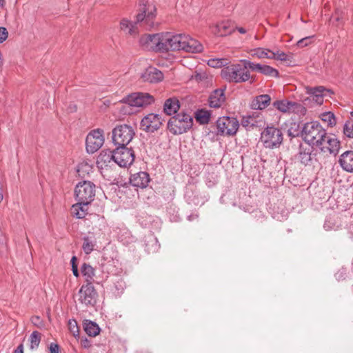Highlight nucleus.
<instances>
[{
	"mask_svg": "<svg viewBox=\"0 0 353 353\" xmlns=\"http://www.w3.org/2000/svg\"><path fill=\"white\" fill-rule=\"evenodd\" d=\"M5 3H6L5 0H0V6L1 8H3L5 5Z\"/></svg>",
	"mask_w": 353,
	"mask_h": 353,
	"instance_id": "nucleus-56",
	"label": "nucleus"
},
{
	"mask_svg": "<svg viewBox=\"0 0 353 353\" xmlns=\"http://www.w3.org/2000/svg\"><path fill=\"white\" fill-rule=\"evenodd\" d=\"M139 23H137V19L132 22L128 19H122L120 21V29L125 34L135 37L139 34Z\"/></svg>",
	"mask_w": 353,
	"mask_h": 353,
	"instance_id": "nucleus-23",
	"label": "nucleus"
},
{
	"mask_svg": "<svg viewBox=\"0 0 353 353\" xmlns=\"http://www.w3.org/2000/svg\"><path fill=\"white\" fill-rule=\"evenodd\" d=\"M81 345L84 348H88L91 346V343L89 340H88L86 338L82 339L81 340Z\"/></svg>",
	"mask_w": 353,
	"mask_h": 353,
	"instance_id": "nucleus-50",
	"label": "nucleus"
},
{
	"mask_svg": "<svg viewBox=\"0 0 353 353\" xmlns=\"http://www.w3.org/2000/svg\"><path fill=\"white\" fill-rule=\"evenodd\" d=\"M291 113L303 116L306 113V108L301 103L292 101Z\"/></svg>",
	"mask_w": 353,
	"mask_h": 353,
	"instance_id": "nucleus-37",
	"label": "nucleus"
},
{
	"mask_svg": "<svg viewBox=\"0 0 353 353\" xmlns=\"http://www.w3.org/2000/svg\"><path fill=\"white\" fill-rule=\"evenodd\" d=\"M69 330L72 333V334L76 336L79 334V327L77 325V323L75 320L72 319L68 322Z\"/></svg>",
	"mask_w": 353,
	"mask_h": 353,
	"instance_id": "nucleus-44",
	"label": "nucleus"
},
{
	"mask_svg": "<svg viewBox=\"0 0 353 353\" xmlns=\"http://www.w3.org/2000/svg\"><path fill=\"white\" fill-rule=\"evenodd\" d=\"M321 119L325 123H327V125L333 126L336 124V119L334 114L331 112H326L321 115Z\"/></svg>",
	"mask_w": 353,
	"mask_h": 353,
	"instance_id": "nucleus-39",
	"label": "nucleus"
},
{
	"mask_svg": "<svg viewBox=\"0 0 353 353\" xmlns=\"http://www.w3.org/2000/svg\"><path fill=\"white\" fill-rule=\"evenodd\" d=\"M210 114L207 110H198L196 113V119L201 124H206L209 122Z\"/></svg>",
	"mask_w": 353,
	"mask_h": 353,
	"instance_id": "nucleus-36",
	"label": "nucleus"
},
{
	"mask_svg": "<svg viewBox=\"0 0 353 353\" xmlns=\"http://www.w3.org/2000/svg\"><path fill=\"white\" fill-rule=\"evenodd\" d=\"M217 132L221 135H233L239 128V122L228 117L219 118L216 121Z\"/></svg>",
	"mask_w": 353,
	"mask_h": 353,
	"instance_id": "nucleus-13",
	"label": "nucleus"
},
{
	"mask_svg": "<svg viewBox=\"0 0 353 353\" xmlns=\"http://www.w3.org/2000/svg\"><path fill=\"white\" fill-rule=\"evenodd\" d=\"M89 204L85 203V202L77 201V203L72 205L71 214L77 219L84 218L88 214Z\"/></svg>",
	"mask_w": 353,
	"mask_h": 353,
	"instance_id": "nucleus-27",
	"label": "nucleus"
},
{
	"mask_svg": "<svg viewBox=\"0 0 353 353\" xmlns=\"http://www.w3.org/2000/svg\"><path fill=\"white\" fill-rule=\"evenodd\" d=\"M88 165L87 164H81L78 166V169H77V172L79 173L80 172V170L81 168L83 167V166H87Z\"/></svg>",
	"mask_w": 353,
	"mask_h": 353,
	"instance_id": "nucleus-55",
	"label": "nucleus"
},
{
	"mask_svg": "<svg viewBox=\"0 0 353 353\" xmlns=\"http://www.w3.org/2000/svg\"><path fill=\"white\" fill-rule=\"evenodd\" d=\"M288 132V135H289L290 137H294V135H292V132H291V130H289Z\"/></svg>",
	"mask_w": 353,
	"mask_h": 353,
	"instance_id": "nucleus-59",
	"label": "nucleus"
},
{
	"mask_svg": "<svg viewBox=\"0 0 353 353\" xmlns=\"http://www.w3.org/2000/svg\"><path fill=\"white\" fill-rule=\"evenodd\" d=\"M344 12L341 9H336L334 14L331 17L330 21L333 26L337 27L343 23Z\"/></svg>",
	"mask_w": 353,
	"mask_h": 353,
	"instance_id": "nucleus-35",
	"label": "nucleus"
},
{
	"mask_svg": "<svg viewBox=\"0 0 353 353\" xmlns=\"http://www.w3.org/2000/svg\"><path fill=\"white\" fill-rule=\"evenodd\" d=\"M130 182L132 186L144 188L150 182V176L145 172H139L131 175Z\"/></svg>",
	"mask_w": 353,
	"mask_h": 353,
	"instance_id": "nucleus-22",
	"label": "nucleus"
},
{
	"mask_svg": "<svg viewBox=\"0 0 353 353\" xmlns=\"http://www.w3.org/2000/svg\"><path fill=\"white\" fill-rule=\"evenodd\" d=\"M314 36L305 37L299 40L296 43V45L299 48H303L307 46L312 41V39Z\"/></svg>",
	"mask_w": 353,
	"mask_h": 353,
	"instance_id": "nucleus-43",
	"label": "nucleus"
},
{
	"mask_svg": "<svg viewBox=\"0 0 353 353\" xmlns=\"http://www.w3.org/2000/svg\"><path fill=\"white\" fill-rule=\"evenodd\" d=\"M157 8L152 3L141 1L139 3L138 13L136 16L137 23L139 26L150 30L154 26Z\"/></svg>",
	"mask_w": 353,
	"mask_h": 353,
	"instance_id": "nucleus-4",
	"label": "nucleus"
},
{
	"mask_svg": "<svg viewBox=\"0 0 353 353\" xmlns=\"http://www.w3.org/2000/svg\"><path fill=\"white\" fill-rule=\"evenodd\" d=\"M339 163L343 170L353 172V151L347 150L343 152L339 157Z\"/></svg>",
	"mask_w": 353,
	"mask_h": 353,
	"instance_id": "nucleus-25",
	"label": "nucleus"
},
{
	"mask_svg": "<svg viewBox=\"0 0 353 353\" xmlns=\"http://www.w3.org/2000/svg\"><path fill=\"white\" fill-rule=\"evenodd\" d=\"M74 194L77 201L90 203L95 196V185L88 181L79 182L75 187Z\"/></svg>",
	"mask_w": 353,
	"mask_h": 353,
	"instance_id": "nucleus-9",
	"label": "nucleus"
},
{
	"mask_svg": "<svg viewBox=\"0 0 353 353\" xmlns=\"http://www.w3.org/2000/svg\"><path fill=\"white\" fill-rule=\"evenodd\" d=\"M221 77L230 82L243 81V68L240 63L232 64L221 70Z\"/></svg>",
	"mask_w": 353,
	"mask_h": 353,
	"instance_id": "nucleus-14",
	"label": "nucleus"
},
{
	"mask_svg": "<svg viewBox=\"0 0 353 353\" xmlns=\"http://www.w3.org/2000/svg\"><path fill=\"white\" fill-rule=\"evenodd\" d=\"M8 37V32L4 27H0V43L5 41Z\"/></svg>",
	"mask_w": 353,
	"mask_h": 353,
	"instance_id": "nucleus-47",
	"label": "nucleus"
},
{
	"mask_svg": "<svg viewBox=\"0 0 353 353\" xmlns=\"http://www.w3.org/2000/svg\"><path fill=\"white\" fill-rule=\"evenodd\" d=\"M123 101L130 106L145 107L154 102L152 95L146 92H134L128 95Z\"/></svg>",
	"mask_w": 353,
	"mask_h": 353,
	"instance_id": "nucleus-12",
	"label": "nucleus"
},
{
	"mask_svg": "<svg viewBox=\"0 0 353 353\" xmlns=\"http://www.w3.org/2000/svg\"><path fill=\"white\" fill-rule=\"evenodd\" d=\"M77 260V257L75 256H73L71 259V265H72V273H73L74 276L76 277H79V270H78Z\"/></svg>",
	"mask_w": 353,
	"mask_h": 353,
	"instance_id": "nucleus-45",
	"label": "nucleus"
},
{
	"mask_svg": "<svg viewBox=\"0 0 353 353\" xmlns=\"http://www.w3.org/2000/svg\"><path fill=\"white\" fill-rule=\"evenodd\" d=\"M261 140L265 148H278L283 142V134L279 128L268 126L261 133Z\"/></svg>",
	"mask_w": 353,
	"mask_h": 353,
	"instance_id": "nucleus-8",
	"label": "nucleus"
},
{
	"mask_svg": "<svg viewBox=\"0 0 353 353\" xmlns=\"http://www.w3.org/2000/svg\"><path fill=\"white\" fill-rule=\"evenodd\" d=\"M336 276L337 277V279H339L341 276H339V273L336 274Z\"/></svg>",
	"mask_w": 353,
	"mask_h": 353,
	"instance_id": "nucleus-60",
	"label": "nucleus"
},
{
	"mask_svg": "<svg viewBox=\"0 0 353 353\" xmlns=\"http://www.w3.org/2000/svg\"><path fill=\"white\" fill-rule=\"evenodd\" d=\"M238 30L239 32L241 33V34H243V27H240L238 28Z\"/></svg>",
	"mask_w": 353,
	"mask_h": 353,
	"instance_id": "nucleus-58",
	"label": "nucleus"
},
{
	"mask_svg": "<svg viewBox=\"0 0 353 353\" xmlns=\"http://www.w3.org/2000/svg\"><path fill=\"white\" fill-rule=\"evenodd\" d=\"M263 124V117L259 112H253L244 117V128L246 130L257 129Z\"/></svg>",
	"mask_w": 353,
	"mask_h": 353,
	"instance_id": "nucleus-18",
	"label": "nucleus"
},
{
	"mask_svg": "<svg viewBox=\"0 0 353 353\" xmlns=\"http://www.w3.org/2000/svg\"><path fill=\"white\" fill-rule=\"evenodd\" d=\"M97 293L91 283L83 285L79 290V301L87 306H94L97 302Z\"/></svg>",
	"mask_w": 353,
	"mask_h": 353,
	"instance_id": "nucleus-15",
	"label": "nucleus"
},
{
	"mask_svg": "<svg viewBox=\"0 0 353 353\" xmlns=\"http://www.w3.org/2000/svg\"><path fill=\"white\" fill-rule=\"evenodd\" d=\"M341 226L339 219L336 215L327 216L324 223V228L325 230H336Z\"/></svg>",
	"mask_w": 353,
	"mask_h": 353,
	"instance_id": "nucleus-32",
	"label": "nucleus"
},
{
	"mask_svg": "<svg viewBox=\"0 0 353 353\" xmlns=\"http://www.w3.org/2000/svg\"><path fill=\"white\" fill-rule=\"evenodd\" d=\"M326 130L317 121L307 123L304 125L301 136L306 144L310 146L321 145Z\"/></svg>",
	"mask_w": 353,
	"mask_h": 353,
	"instance_id": "nucleus-3",
	"label": "nucleus"
},
{
	"mask_svg": "<svg viewBox=\"0 0 353 353\" xmlns=\"http://www.w3.org/2000/svg\"><path fill=\"white\" fill-rule=\"evenodd\" d=\"M271 52H273L268 49H260L257 52V56L259 58L272 59V57H271Z\"/></svg>",
	"mask_w": 353,
	"mask_h": 353,
	"instance_id": "nucleus-46",
	"label": "nucleus"
},
{
	"mask_svg": "<svg viewBox=\"0 0 353 353\" xmlns=\"http://www.w3.org/2000/svg\"><path fill=\"white\" fill-rule=\"evenodd\" d=\"M139 43L148 50L165 52V32L144 34L141 37Z\"/></svg>",
	"mask_w": 353,
	"mask_h": 353,
	"instance_id": "nucleus-6",
	"label": "nucleus"
},
{
	"mask_svg": "<svg viewBox=\"0 0 353 353\" xmlns=\"http://www.w3.org/2000/svg\"><path fill=\"white\" fill-rule=\"evenodd\" d=\"M103 143V131L101 129L92 130L88 133L86 137V150L88 153L93 154L99 150Z\"/></svg>",
	"mask_w": 353,
	"mask_h": 353,
	"instance_id": "nucleus-10",
	"label": "nucleus"
},
{
	"mask_svg": "<svg viewBox=\"0 0 353 353\" xmlns=\"http://www.w3.org/2000/svg\"><path fill=\"white\" fill-rule=\"evenodd\" d=\"M165 45V51L183 50L187 52L198 53L203 50V46L200 42L185 34H174L166 32Z\"/></svg>",
	"mask_w": 353,
	"mask_h": 353,
	"instance_id": "nucleus-1",
	"label": "nucleus"
},
{
	"mask_svg": "<svg viewBox=\"0 0 353 353\" xmlns=\"http://www.w3.org/2000/svg\"><path fill=\"white\" fill-rule=\"evenodd\" d=\"M247 68H250L253 71H257L270 77H276L279 76V72L270 65L254 63L249 61L244 60V69Z\"/></svg>",
	"mask_w": 353,
	"mask_h": 353,
	"instance_id": "nucleus-17",
	"label": "nucleus"
},
{
	"mask_svg": "<svg viewBox=\"0 0 353 353\" xmlns=\"http://www.w3.org/2000/svg\"><path fill=\"white\" fill-rule=\"evenodd\" d=\"M326 92H330V90L323 86L307 88V93L316 97V101H319V103H321V98L326 95Z\"/></svg>",
	"mask_w": 353,
	"mask_h": 353,
	"instance_id": "nucleus-30",
	"label": "nucleus"
},
{
	"mask_svg": "<svg viewBox=\"0 0 353 353\" xmlns=\"http://www.w3.org/2000/svg\"><path fill=\"white\" fill-rule=\"evenodd\" d=\"M225 101L224 90L218 89L214 90L209 97V105L211 108H218Z\"/></svg>",
	"mask_w": 353,
	"mask_h": 353,
	"instance_id": "nucleus-26",
	"label": "nucleus"
},
{
	"mask_svg": "<svg viewBox=\"0 0 353 353\" xmlns=\"http://www.w3.org/2000/svg\"><path fill=\"white\" fill-rule=\"evenodd\" d=\"M271 57H272V59H277L280 61L289 60V56L287 55L285 52L281 51L271 52Z\"/></svg>",
	"mask_w": 353,
	"mask_h": 353,
	"instance_id": "nucleus-42",
	"label": "nucleus"
},
{
	"mask_svg": "<svg viewBox=\"0 0 353 353\" xmlns=\"http://www.w3.org/2000/svg\"><path fill=\"white\" fill-rule=\"evenodd\" d=\"M272 105L282 113L291 114L292 101L283 99L276 100L273 102Z\"/></svg>",
	"mask_w": 353,
	"mask_h": 353,
	"instance_id": "nucleus-31",
	"label": "nucleus"
},
{
	"mask_svg": "<svg viewBox=\"0 0 353 353\" xmlns=\"http://www.w3.org/2000/svg\"><path fill=\"white\" fill-rule=\"evenodd\" d=\"M193 119L190 114L179 113L171 117L168 122V129L176 135L186 132L192 128Z\"/></svg>",
	"mask_w": 353,
	"mask_h": 353,
	"instance_id": "nucleus-5",
	"label": "nucleus"
},
{
	"mask_svg": "<svg viewBox=\"0 0 353 353\" xmlns=\"http://www.w3.org/2000/svg\"><path fill=\"white\" fill-rule=\"evenodd\" d=\"M3 63V56H2L1 52L0 51V72H1Z\"/></svg>",
	"mask_w": 353,
	"mask_h": 353,
	"instance_id": "nucleus-54",
	"label": "nucleus"
},
{
	"mask_svg": "<svg viewBox=\"0 0 353 353\" xmlns=\"http://www.w3.org/2000/svg\"><path fill=\"white\" fill-rule=\"evenodd\" d=\"M236 28L230 21H221L212 27V32L218 37H224L231 34Z\"/></svg>",
	"mask_w": 353,
	"mask_h": 353,
	"instance_id": "nucleus-19",
	"label": "nucleus"
},
{
	"mask_svg": "<svg viewBox=\"0 0 353 353\" xmlns=\"http://www.w3.org/2000/svg\"><path fill=\"white\" fill-rule=\"evenodd\" d=\"M30 348H37L41 341V334L37 331H34L30 336Z\"/></svg>",
	"mask_w": 353,
	"mask_h": 353,
	"instance_id": "nucleus-38",
	"label": "nucleus"
},
{
	"mask_svg": "<svg viewBox=\"0 0 353 353\" xmlns=\"http://www.w3.org/2000/svg\"><path fill=\"white\" fill-rule=\"evenodd\" d=\"M205 78V73L204 72H198L195 71L194 74L191 76L192 79H195L196 81H200Z\"/></svg>",
	"mask_w": 353,
	"mask_h": 353,
	"instance_id": "nucleus-48",
	"label": "nucleus"
},
{
	"mask_svg": "<svg viewBox=\"0 0 353 353\" xmlns=\"http://www.w3.org/2000/svg\"><path fill=\"white\" fill-rule=\"evenodd\" d=\"M343 134L350 139L353 138V120H348L345 123Z\"/></svg>",
	"mask_w": 353,
	"mask_h": 353,
	"instance_id": "nucleus-41",
	"label": "nucleus"
},
{
	"mask_svg": "<svg viewBox=\"0 0 353 353\" xmlns=\"http://www.w3.org/2000/svg\"><path fill=\"white\" fill-rule=\"evenodd\" d=\"M84 330L90 336H96L100 332L98 325L91 321H86L84 323Z\"/></svg>",
	"mask_w": 353,
	"mask_h": 353,
	"instance_id": "nucleus-34",
	"label": "nucleus"
},
{
	"mask_svg": "<svg viewBox=\"0 0 353 353\" xmlns=\"http://www.w3.org/2000/svg\"><path fill=\"white\" fill-rule=\"evenodd\" d=\"M96 241L94 238L84 236L83 238L82 250L86 254H90L95 248Z\"/></svg>",
	"mask_w": 353,
	"mask_h": 353,
	"instance_id": "nucleus-33",
	"label": "nucleus"
},
{
	"mask_svg": "<svg viewBox=\"0 0 353 353\" xmlns=\"http://www.w3.org/2000/svg\"><path fill=\"white\" fill-rule=\"evenodd\" d=\"M227 64V59H211L208 61V65L212 68H221Z\"/></svg>",
	"mask_w": 353,
	"mask_h": 353,
	"instance_id": "nucleus-40",
	"label": "nucleus"
},
{
	"mask_svg": "<svg viewBox=\"0 0 353 353\" xmlns=\"http://www.w3.org/2000/svg\"><path fill=\"white\" fill-rule=\"evenodd\" d=\"M271 102V97L268 94H261L252 99L250 106L252 110H262L266 108Z\"/></svg>",
	"mask_w": 353,
	"mask_h": 353,
	"instance_id": "nucleus-24",
	"label": "nucleus"
},
{
	"mask_svg": "<svg viewBox=\"0 0 353 353\" xmlns=\"http://www.w3.org/2000/svg\"><path fill=\"white\" fill-rule=\"evenodd\" d=\"M317 148H319L322 152H329L330 154L336 156L339 152L341 142L334 135H327L326 134L325 137H323V141H322L321 145H318Z\"/></svg>",
	"mask_w": 353,
	"mask_h": 353,
	"instance_id": "nucleus-16",
	"label": "nucleus"
},
{
	"mask_svg": "<svg viewBox=\"0 0 353 353\" xmlns=\"http://www.w3.org/2000/svg\"><path fill=\"white\" fill-rule=\"evenodd\" d=\"M50 353H59V346L56 344H51L50 347Z\"/></svg>",
	"mask_w": 353,
	"mask_h": 353,
	"instance_id": "nucleus-51",
	"label": "nucleus"
},
{
	"mask_svg": "<svg viewBox=\"0 0 353 353\" xmlns=\"http://www.w3.org/2000/svg\"><path fill=\"white\" fill-rule=\"evenodd\" d=\"M179 108V100L176 98H170L165 101L163 110L166 114L172 115L175 114Z\"/></svg>",
	"mask_w": 353,
	"mask_h": 353,
	"instance_id": "nucleus-28",
	"label": "nucleus"
},
{
	"mask_svg": "<svg viewBox=\"0 0 353 353\" xmlns=\"http://www.w3.org/2000/svg\"><path fill=\"white\" fill-rule=\"evenodd\" d=\"M3 199V194H2V192L0 191V203L2 201Z\"/></svg>",
	"mask_w": 353,
	"mask_h": 353,
	"instance_id": "nucleus-57",
	"label": "nucleus"
},
{
	"mask_svg": "<svg viewBox=\"0 0 353 353\" xmlns=\"http://www.w3.org/2000/svg\"><path fill=\"white\" fill-rule=\"evenodd\" d=\"M163 124L161 114L150 113L145 115L141 121L140 128L149 133L157 131Z\"/></svg>",
	"mask_w": 353,
	"mask_h": 353,
	"instance_id": "nucleus-11",
	"label": "nucleus"
},
{
	"mask_svg": "<svg viewBox=\"0 0 353 353\" xmlns=\"http://www.w3.org/2000/svg\"><path fill=\"white\" fill-rule=\"evenodd\" d=\"M250 78H252L250 72H245L244 71V82L248 79H250Z\"/></svg>",
	"mask_w": 353,
	"mask_h": 353,
	"instance_id": "nucleus-53",
	"label": "nucleus"
},
{
	"mask_svg": "<svg viewBox=\"0 0 353 353\" xmlns=\"http://www.w3.org/2000/svg\"><path fill=\"white\" fill-rule=\"evenodd\" d=\"M144 81L156 83L163 79V74L159 69L154 67H148L141 74Z\"/></svg>",
	"mask_w": 353,
	"mask_h": 353,
	"instance_id": "nucleus-21",
	"label": "nucleus"
},
{
	"mask_svg": "<svg viewBox=\"0 0 353 353\" xmlns=\"http://www.w3.org/2000/svg\"><path fill=\"white\" fill-rule=\"evenodd\" d=\"M134 134L132 126L126 124L117 125L112 130V142L117 146H127Z\"/></svg>",
	"mask_w": 353,
	"mask_h": 353,
	"instance_id": "nucleus-7",
	"label": "nucleus"
},
{
	"mask_svg": "<svg viewBox=\"0 0 353 353\" xmlns=\"http://www.w3.org/2000/svg\"><path fill=\"white\" fill-rule=\"evenodd\" d=\"M81 272L87 283L92 284L95 276L94 269L90 264L84 263L81 267Z\"/></svg>",
	"mask_w": 353,
	"mask_h": 353,
	"instance_id": "nucleus-29",
	"label": "nucleus"
},
{
	"mask_svg": "<svg viewBox=\"0 0 353 353\" xmlns=\"http://www.w3.org/2000/svg\"><path fill=\"white\" fill-rule=\"evenodd\" d=\"M314 148L307 144H301L299 148L297 159L303 165H308L313 159Z\"/></svg>",
	"mask_w": 353,
	"mask_h": 353,
	"instance_id": "nucleus-20",
	"label": "nucleus"
},
{
	"mask_svg": "<svg viewBox=\"0 0 353 353\" xmlns=\"http://www.w3.org/2000/svg\"><path fill=\"white\" fill-rule=\"evenodd\" d=\"M13 353H23V344H20L17 349L14 351Z\"/></svg>",
	"mask_w": 353,
	"mask_h": 353,
	"instance_id": "nucleus-52",
	"label": "nucleus"
},
{
	"mask_svg": "<svg viewBox=\"0 0 353 353\" xmlns=\"http://www.w3.org/2000/svg\"><path fill=\"white\" fill-rule=\"evenodd\" d=\"M111 160L120 167H127L131 165L134 160V152L127 146H117L114 150L101 153L99 156L100 161L110 163Z\"/></svg>",
	"mask_w": 353,
	"mask_h": 353,
	"instance_id": "nucleus-2",
	"label": "nucleus"
},
{
	"mask_svg": "<svg viewBox=\"0 0 353 353\" xmlns=\"http://www.w3.org/2000/svg\"><path fill=\"white\" fill-rule=\"evenodd\" d=\"M32 323L37 326V327H41L43 323H42V321L41 320L40 317L39 316H34L31 318L30 319Z\"/></svg>",
	"mask_w": 353,
	"mask_h": 353,
	"instance_id": "nucleus-49",
	"label": "nucleus"
}]
</instances>
